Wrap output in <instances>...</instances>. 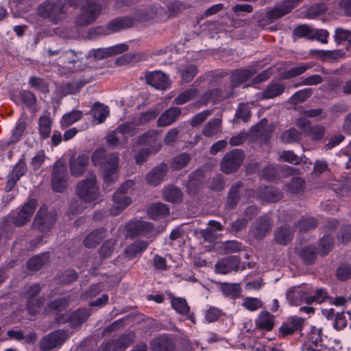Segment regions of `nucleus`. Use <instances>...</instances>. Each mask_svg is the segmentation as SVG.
I'll use <instances>...</instances> for the list:
<instances>
[{"mask_svg":"<svg viewBox=\"0 0 351 351\" xmlns=\"http://www.w3.org/2000/svg\"><path fill=\"white\" fill-rule=\"evenodd\" d=\"M91 161L94 166H99L103 171L104 188L108 189L114 182L115 173L119 163L117 152L106 154L104 149H97L92 154Z\"/></svg>","mask_w":351,"mask_h":351,"instance_id":"obj_1","label":"nucleus"},{"mask_svg":"<svg viewBox=\"0 0 351 351\" xmlns=\"http://www.w3.org/2000/svg\"><path fill=\"white\" fill-rule=\"evenodd\" d=\"M68 6L62 0H45L37 8L40 17L47 19L53 24H59L68 16Z\"/></svg>","mask_w":351,"mask_h":351,"instance_id":"obj_2","label":"nucleus"},{"mask_svg":"<svg viewBox=\"0 0 351 351\" xmlns=\"http://www.w3.org/2000/svg\"><path fill=\"white\" fill-rule=\"evenodd\" d=\"M77 196L84 202L90 203L97 201L100 191L97 184L96 176L93 173L89 178L80 181L76 186Z\"/></svg>","mask_w":351,"mask_h":351,"instance_id":"obj_3","label":"nucleus"},{"mask_svg":"<svg viewBox=\"0 0 351 351\" xmlns=\"http://www.w3.org/2000/svg\"><path fill=\"white\" fill-rule=\"evenodd\" d=\"M103 9L102 5L88 1L81 8V12L76 18V25L85 27L93 23L99 16Z\"/></svg>","mask_w":351,"mask_h":351,"instance_id":"obj_4","label":"nucleus"},{"mask_svg":"<svg viewBox=\"0 0 351 351\" xmlns=\"http://www.w3.org/2000/svg\"><path fill=\"white\" fill-rule=\"evenodd\" d=\"M68 173L66 166L56 162L51 171V186L56 193H62L67 187Z\"/></svg>","mask_w":351,"mask_h":351,"instance_id":"obj_5","label":"nucleus"},{"mask_svg":"<svg viewBox=\"0 0 351 351\" xmlns=\"http://www.w3.org/2000/svg\"><path fill=\"white\" fill-rule=\"evenodd\" d=\"M244 160V154L241 149H234L226 153L221 161V170L226 174L237 171Z\"/></svg>","mask_w":351,"mask_h":351,"instance_id":"obj_6","label":"nucleus"},{"mask_svg":"<svg viewBox=\"0 0 351 351\" xmlns=\"http://www.w3.org/2000/svg\"><path fill=\"white\" fill-rule=\"evenodd\" d=\"M56 221V213L48 212L46 207L42 206L35 217L34 226L41 232L46 233L53 228Z\"/></svg>","mask_w":351,"mask_h":351,"instance_id":"obj_7","label":"nucleus"},{"mask_svg":"<svg viewBox=\"0 0 351 351\" xmlns=\"http://www.w3.org/2000/svg\"><path fill=\"white\" fill-rule=\"evenodd\" d=\"M311 294H313V288L308 285H304L289 289L287 293V298L292 306H300L303 303L309 305Z\"/></svg>","mask_w":351,"mask_h":351,"instance_id":"obj_8","label":"nucleus"},{"mask_svg":"<svg viewBox=\"0 0 351 351\" xmlns=\"http://www.w3.org/2000/svg\"><path fill=\"white\" fill-rule=\"evenodd\" d=\"M68 337L66 331L56 330L42 338L40 341V348L42 351H49L60 347Z\"/></svg>","mask_w":351,"mask_h":351,"instance_id":"obj_9","label":"nucleus"},{"mask_svg":"<svg viewBox=\"0 0 351 351\" xmlns=\"http://www.w3.org/2000/svg\"><path fill=\"white\" fill-rule=\"evenodd\" d=\"M125 228L131 237H146L152 233L154 226L149 222L136 220L128 222Z\"/></svg>","mask_w":351,"mask_h":351,"instance_id":"obj_10","label":"nucleus"},{"mask_svg":"<svg viewBox=\"0 0 351 351\" xmlns=\"http://www.w3.org/2000/svg\"><path fill=\"white\" fill-rule=\"evenodd\" d=\"M302 0H285L280 5L274 7L267 12L266 17L269 23H273L276 20L289 14L295 7V4Z\"/></svg>","mask_w":351,"mask_h":351,"instance_id":"obj_11","label":"nucleus"},{"mask_svg":"<svg viewBox=\"0 0 351 351\" xmlns=\"http://www.w3.org/2000/svg\"><path fill=\"white\" fill-rule=\"evenodd\" d=\"M132 341L130 334H122L117 339H111L102 343L98 351H124Z\"/></svg>","mask_w":351,"mask_h":351,"instance_id":"obj_12","label":"nucleus"},{"mask_svg":"<svg viewBox=\"0 0 351 351\" xmlns=\"http://www.w3.org/2000/svg\"><path fill=\"white\" fill-rule=\"evenodd\" d=\"M145 77L147 83L157 90H165L170 87L169 77L160 71L147 72Z\"/></svg>","mask_w":351,"mask_h":351,"instance_id":"obj_13","label":"nucleus"},{"mask_svg":"<svg viewBox=\"0 0 351 351\" xmlns=\"http://www.w3.org/2000/svg\"><path fill=\"white\" fill-rule=\"evenodd\" d=\"M241 263L239 256L231 255L220 259L215 264V271L218 274H227L232 271H237Z\"/></svg>","mask_w":351,"mask_h":351,"instance_id":"obj_14","label":"nucleus"},{"mask_svg":"<svg viewBox=\"0 0 351 351\" xmlns=\"http://www.w3.org/2000/svg\"><path fill=\"white\" fill-rule=\"evenodd\" d=\"M256 197L267 202H276L282 197V192L273 186H260L257 189Z\"/></svg>","mask_w":351,"mask_h":351,"instance_id":"obj_15","label":"nucleus"},{"mask_svg":"<svg viewBox=\"0 0 351 351\" xmlns=\"http://www.w3.org/2000/svg\"><path fill=\"white\" fill-rule=\"evenodd\" d=\"M243 187V183L241 181H237L230 186L225 203L226 209L232 210L237 206L241 197Z\"/></svg>","mask_w":351,"mask_h":351,"instance_id":"obj_16","label":"nucleus"},{"mask_svg":"<svg viewBox=\"0 0 351 351\" xmlns=\"http://www.w3.org/2000/svg\"><path fill=\"white\" fill-rule=\"evenodd\" d=\"M204 182V174L200 170L193 171L188 178L185 184L187 193L195 196L201 189Z\"/></svg>","mask_w":351,"mask_h":351,"instance_id":"obj_17","label":"nucleus"},{"mask_svg":"<svg viewBox=\"0 0 351 351\" xmlns=\"http://www.w3.org/2000/svg\"><path fill=\"white\" fill-rule=\"evenodd\" d=\"M271 227L269 218L267 216H261L254 223L251 230L252 234L258 240L263 239L271 230Z\"/></svg>","mask_w":351,"mask_h":351,"instance_id":"obj_18","label":"nucleus"},{"mask_svg":"<svg viewBox=\"0 0 351 351\" xmlns=\"http://www.w3.org/2000/svg\"><path fill=\"white\" fill-rule=\"evenodd\" d=\"M82 53L73 50H64L58 57V64L62 66L68 67L70 70L76 69V64L78 63Z\"/></svg>","mask_w":351,"mask_h":351,"instance_id":"obj_19","label":"nucleus"},{"mask_svg":"<svg viewBox=\"0 0 351 351\" xmlns=\"http://www.w3.org/2000/svg\"><path fill=\"white\" fill-rule=\"evenodd\" d=\"M167 170V165L164 162L154 167L148 172L145 177L147 183L154 186H158L166 176Z\"/></svg>","mask_w":351,"mask_h":351,"instance_id":"obj_20","label":"nucleus"},{"mask_svg":"<svg viewBox=\"0 0 351 351\" xmlns=\"http://www.w3.org/2000/svg\"><path fill=\"white\" fill-rule=\"evenodd\" d=\"M256 72L257 70L254 66L233 71L230 75L232 86L236 87L245 83L255 75Z\"/></svg>","mask_w":351,"mask_h":351,"instance_id":"obj_21","label":"nucleus"},{"mask_svg":"<svg viewBox=\"0 0 351 351\" xmlns=\"http://www.w3.org/2000/svg\"><path fill=\"white\" fill-rule=\"evenodd\" d=\"M89 158L86 154H81L75 158H71L69 161L71 174L75 177L82 176L86 170Z\"/></svg>","mask_w":351,"mask_h":351,"instance_id":"obj_22","label":"nucleus"},{"mask_svg":"<svg viewBox=\"0 0 351 351\" xmlns=\"http://www.w3.org/2000/svg\"><path fill=\"white\" fill-rule=\"evenodd\" d=\"M181 109L178 107H171L165 110L157 120V125L160 128L166 127L173 123L180 116Z\"/></svg>","mask_w":351,"mask_h":351,"instance_id":"obj_23","label":"nucleus"},{"mask_svg":"<svg viewBox=\"0 0 351 351\" xmlns=\"http://www.w3.org/2000/svg\"><path fill=\"white\" fill-rule=\"evenodd\" d=\"M112 200L114 206L111 208L110 213L113 215H119L132 203V199L123 193H121L120 191L114 192Z\"/></svg>","mask_w":351,"mask_h":351,"instance_id":"obj_24","label":"nucleus"},{"mask_svg":"<svg viewBox=\"0 0 351 351\" xmlns=\"http://www.w3.org/2000/svg\"><path fill=\"white\" fill-rule=\"evenodd\" d=\"M53 122V119L48 111L44 112L40 117L38 122V133L42 140L47 139L50 136Z\"/></svg>","mask_w":351,"mask_h":351,"instance_id":"obj_25","label":"nucleus"},{"mask_svg":"<svg viewBox=\"0 0 351 351\" xmlns=\"http://www.w3.org/2000/svg\"><path fill=\"white\" fill-rule=\"evenodd\" d=\"M151 346L154 351H174L176 348L174 341L166 335L154 339Z\"/></svg>","mask_w":351,"mask_h":351,"instance_id":"obj_26","label":"nucleus"},{"mask_svg":"<svg viewBox=\"0 0 351 351\" xmlns=\"http://www.w3.org/2000/svg\"><path fill=\"white\" fill-rule=\"evenodd\" d=\"M134 21L132 18L125 16L117 18L110 21L106 25L109 34L119 32L123 29L131 27L134 25Z\"/></svg>","mask_w":351,"mask_h":351,"instance_id":"obj_27","label":"nucleus"},{"mask_svg":"<svg viewBox=\"0 0 351 351\" xmlns=\"http://www.w3.org/2000/svg\"><path fill=\"white\" fill-rule=\"evenodd\" d=\"M89 311L86 308H79L68 316V322L71 328L80 326L90 316Z\"/></svg>","mask_w":351,"mask_h":351,"instance_id":"obj_28","label":"nucleus"},{"mask_svg":"<svg viewBox=\"0 0 351 351\" xmlns=\"http://www.w3.org/2000/svg\"><path fill=\"white\" fill-rule=\"evenodd\" d=\"M293 237V229L287 225L277 228L274 233V239L280 245H286L291 241Z\"/></svg>","mask_w":351,"mask_h":351,"instance_id":"obj_29","label":"nucleus"},{"mask_svg":"<svg viewBox=\"0 0 351 351\" xmlns=\"http://www.w3.org/2000/svg\"><path fill=\"white\" fill-rule=\"evenodd\" d=\"M89 82L90 80L81 78L77 81L63 83L60 86V92L65 95L76 94L84 86Z\"/></svg>","mask_w":351,"mask_h":351,"instance_id":"obj_30","label":"nucleus"},{"mask_svg":"<svg viewBox=\"0 0 351 351\" xmlns=\"http://www.w3.org/2000/svg\"><path fill=\"white\" fill-rule=\"evenodd\" d=\"M147 214L152 219H160L169 215V208L163 203H155L148 207Z\"/></svg>","mask_w":351,"mask_h":351,"instance_id":"obj_31","label":"nucleus"},{"mask_svg":"<svg viewBox=\"0 0 351 351\" xmlns=\"http://www.w3.org/2000/svg\"><path fill=\"white\" fill-rule=\"evenodd\" d=\"M149 242L147 241H137L129 245L125 249V254L130 259H133L141 254L147 249Z\"/></svg>","mask_w":351,"mask_h":351,"instance_id":"obj_32","label":"nucleus"},{"mask_svg":"<svg viewBox=\"0 0 351 351\" xmlns=\"http://www.w3.org/2000/svg\"><path fill=\"white\" fill-rule=\"evenodd\" d=\"M285 88V85L281 83L271 82L261 93V98L263 99H269L278 97L283 93Z\"/></svg>","mask_w":351,"mask_h":351,"instance_id":"obj_33","label":"nucleus"},{"mask_svg":"<svg viewBox=\"0 0 351 351\" xmlns=\"http://www.w3.org/2000/svg\"><path fill=\"white\" fill-rule=\"evenodd\" d=\"M219 289L224 297L236 299L241 293V288L239 283L221 282Z\"/></svg>","mask_w":351,"mask_h":351,"instance_id":"obj_34","label":"nucleus"},{"mask_svg":"<svg viewBox=\"0 0 351 351\" xmlns=\"http://www.w3.org/2000/svg\"><path fill=\"white\" fill-rule=\"evenodd\" d=\"M106 236V229L100 228L89 233L84 240V244L88 248L96 247Z\"/></svg>","mask_w":351,"mask_h":351,"instance_id":"obj_35","label":"nucleus"},{"mask_svg":"<svg viewBox=\"0 0 351 351\" xmlns=\"http://www.w3.org/2000/svg\"><path fill=\"white\" fill-rule=\"evenodd\" d=\"M229 96V92L222 93L218 88L208 90L206 91L199 98L197 103L199 105H205L209 101L213 100L214 102L223 100Z\"/></svg>","mask_w":351,"mask_h":351,"instance_id":"obj_36","label":"nucleus"},{"mask_svg":"<svg viewBox=\"0 0 351 351\" xmlns=\"http://www.w3.org/2000/svg\"><path fill=\"white\" fill-rule=\"evenodd\" d=\"M162 10L161 7L152 5L147 8L136 10L134 13V16L139 21H147L154 19L157 14H161Z\"/></svg>","mask_w":351,"mask_h":351,"instance_id":"obj_37","label":"nucleus"},{"mask_svg":"<svg viewBox=\"0 0 351 351\" xmlns=\"http://www.w3.org/2000/svg\"><path fill=\"white\" fill-rule=\"evenodd\" d=\"M163 198L165 200L171 203H179L182 200V193L181 190L174 185H169L163 189Z\"/></svg>","mask_w":351,"mask_h":351,"instance_id":"obj_38","label":"nucleus"},{"mask_svg":"<svg viewBox=\"0 0 351 351\" xmlns=\"http://www.w3.org/2000/svg\"><path fill=\"white\" fill-rule=\"evenodd\" d=\"M91 112L97 123H101L109 115L110 110L107 106L99 102H95L91 108Z\"/></svg>","mask_w":351,"mask_h":351,"instance_id":"obj_39","label":"nucleus"},{"mask_svg":"<svg viewBox=\"0 0 351 351\" xmlns=\"http://www.w3.org/2000/svg\"><path fill=\"white\" fill-rule=\"evenodd\" d=\"M221 119L213 118L206 123L202 130V134L208 138L213 137L221 131Z\"/></svg>","mask_w":351,"mask_h":351,"instance_id":"obj_40","label":"nucleus"},{"mask_svg":"<svg viewBox=\"0 0 351 351\" xmlns=\"http://www.w3.org/2000/svg\"><path fill=\"white\" fill-rule=\"evenodd\" d=\"M306 186L305 181L299 177H294L285 184V190L292 194H300L304 192Z\"/></svg>","mask_w":351,"mask_h":351,"instance_id":"obj_41","label":"nucleus"},{"mask_svg":"<svg viewBox=\"0 0 351 351\" xmlns=\"http://www.w3.org/2000/svg\"><path fill=\"white\" fill-rule=\"evenodd\" d=\"M22 160H19L16 166L13 168L11 173L8 176V181L5 186V191H11L14 186L16 184V182L21 178L22 176Z\"/></svg>","mask_w":351,"mask_h":351,"instance_id":"obj_42","label":"nucleus"},{"mask_svg":"<svg viewBox=\"0 0 351 351\" xmlns=\"http://www.w3.org/2000/svg\"><path fill=\"white\" fill-rule=\"evenodd\" d=\"M49 254L48 252L36 255L31 258L27 263V267L33 271H38L48 261Z\"/></svg>","mask_w":351,"mask_h":351,"instance_id":"obj_43","label":"nucleus"},{"mask_svg":"<svg viewBox=\"0 0 351 351\" xmlns=\"http://www.w3.org/2000/svg\"><path fill=\"white\" fill-rule=\"evenodd\" d=\"M158 135L155 131L150 130L140 135L137 139L138 145H148L149 147H156L158 145H161L157 142Z\"/></svg>","mask_w":351,"mask_h":351,"instance_id":"obj_44","label":"nucleus"},{"mask_svg":"<svg viewBox=\"0 0 351 351\" xmlns=\"http://www.w3.org/2000/svg\"><path fill=\"white\" fill-rule=\"evenodd\" d=\"M313 66L314 64L311 62L300 63L298 66L291 67L289 70L286 71L283 74V77L285 79H289L300 75L307 70L311 69Z\"/></svg>","mask_w":351,"mask_h":351,"instance_id":"obj_45","label":"nucleus"},{"mask_svg":"<svg viewBox=\"0 0 351 351\" xmlns=\"http://www.w3.org/2000/svg\"><path fill=\"white\" fill-rule=\"evenodd\" d=\"M256 322L259 328L269 330L274 326V317L269 312L262 311L259 314Z\"/></svg>","mask_w":351,"mask_h":351,"instance_id":"obj_46","label":"nucleus"},{"mask_svg":"<svg viewBox=\"0 0 351 351\" xmlns=\"http://www.w3.org/2000/svg\"><path fill=\"white\" fill-rule=\"evenodd\" d=\"M171 304L172 308L180 315H186L190 312L191 308L185 298L174 297L171 299Z\"/></svg>","mask_w":351,"mask_h":351,"instance_id":"obj_47","label":"nucleus"},{"mask_svg":"<svg viewBox=\"0 0 351 351\" xmlns=\"http://www.w3.org/2000/svg\"><path fill=\"white\" fill-rule=\"evenodd\" d=\"M316 246L315 245H309L304 247L300 252V256L306 265H311L315 261Z\"/></svg>","mask_w":351,"mask_h":351,"instance_id":"obj_48","label":"nucleus"},{"mask_svg":"<svg viewBox=\"0 0 351 351\" xmlns=\"http://www.w3.org/2000/svg\"><path fill=\"white\" fill-rule=\"evenodd\" d=\"M191 156L188 153L183 152L173 157L170 165L172 170H180L184 168L189 162Z\"/></svg>","mask_w":351,"mask_h":351,"instance_id":"obj_49","label":"nucleus"},{"mask_svg":"<svg viewBox=\"0 0 351 351\" xmlns=\"http://www.w3.org/2000/svg\"><path fill=\"white\" fill-rule=\"evenodd\" d=\"M333 245L334 239L328 234L324 235L319 240L318 253L322 256L327 255L332 248Z\"/></svg>","mask_w":351,"mask_h":351,"instance_id":"obj_50","label":"nucleus"},{"mask_svg":"<svg viewBox=\"0 0 351 351\" xmlns=\"http://www.w3.org/2000/svg\"><path fill=\"white\" fill-rule=\"evenodd\" d=\"M317 221L314 217H302L295 226L301 232H306L311 229L316 228Z\"/></svg>","mask_w":351,"mask_h":351,"instance_id":"obj_51","label":"nucleus"},{"mask_svg":"<svg viewBox=\"0 0 351 351\" xmlns=\"http://www.w3.org/2000/svg\"><path fill=\"white\" fill-rule=\"evenodd\" d=\"M161 147V145H158L156 147H145L140 149L134 156L136 164H142L147 160L151 154L158 152L160 149Z\"/></svg>","mask_w":351,"mask_h":351,"instance_id":"obj_52","label":"nucleus"},{"mask_svg":"<svg viewBox=\"0 0 351 351\" xmlns=\"http://www.w3.org/2000/svg\"><path fill=\"white\" fill-rule=\"evenodd\" d=\"M280 138L285 143L298 142L301 138V134L295 128H291L283 132Z\"/></svg>","mask_w":351,"mask_h":351,"instance_id":"obj_53","label":"nucleus"},{"mask_svg":"<svg viewBox=\"0 0 351 351\" xmlns=\"http://www.w3.org/2000/svg\"><path fill=\"white\" fill-rule=\"evenodd\" d=\"M82 117V112L80 110H72L71 112L64 114L61 119L62 127H68L76 121H79Z\"/></svg>","mask_w":351,"mask_h":351,"instance_id":"obj_54","label":"nucleus"},{"mask_svg":"<svg viewBox=\"0 0 351 351\" xmlns=\"http://www.w3.org/2000/svg\"><path fill=\"white\" fill-rule=\"evenodd\" d=\"M23 104L26 105L33 115L38 110L36 96L30 91H23Z\"/></svg>","mask_w":351,"mask_h":351,"instance_id":"obj_55","label":"nucleus"},{"mask_svg":"<svg viewBox=\"0 0 351 351\" xmlns=\"http://www.w3.org/2000/svg\"><path fill=\"white\" fill-rule=\"evenodd\" d=\"M322 330L313 328L308 335L307 340L304 343H310L311 346L315 347H322Z\"/></svg>","mask_w":351,"mask_h":351,"instance_id":"obj_56","label":"nucleus"},{"mask_svg":"<svg viewBox=\"0 0 351 351\" xmlns=\"http://www.w3.org/2000/svg\"><path fill=\"white\" fill-rule=\"evenodd\" d=\"M251 116L250 108L247 104L241 103L239 104L238 108L235 112V118L241 119L246 123L250 119Z\"/></svg>","mask_w":351,"mask_h":351,"instance_id":"obj_57","label":"nucleus"},{"mask_svg":"<svg viewBox=\"0 0 351 351\" xmlns=\"http://www.w3.org/2000/svg\"><path fill=\"white\" fill-rule=\"evenodd\" d=\"M313 29L307 25H301L293 29V34L299 38H306L308 40H313Z\"/></svg>","mask_w":351,"mask_h":351,"instance_id":"obj_58","label":"nucleus"},{"mask_svg":"<svg viewBox=\"0 0 351 351\" xmlns=\"http://www.w3.org/2000/svg\"><path fill=\"white\" fill-rule=\"evenodd\" d=\"M197 73V68L194 64H189L180 70V75L184 82H191Z\"/></svg>","mask_w":351,"mask_h":351,"instance_id":"obj_59","label":"nucleus"},{"mask_svg":"<svg viewBox=\"0 0 351 351\" xmlns=\"http://www.w3.org/2000/svg\"><path fill=\"white\" fill-rule=\"evenodd\" d=\"M197 95V90L195 88H190L188 90H186L183 93L179 94L175 99H174V104L176 105H182L189 100L194 98Z\"/></svg>","mask_w":351,"mask_h":351,"instance_id":"obj_60","label":"nucleus"},{"mask_svg":"<svg viewBox=\"0 0 351 351\" xmlns=\"http://www.w3.org/2000/svg\"><path fill=\"white\" fill-rule=\"evenodd\" d=\"M313 93L311 88H304L295 92L291 97L290 100L293 104H299L309 98Z\"/></svg>","mask_w":351,"mask_h":351,"instance_id":"obj_61","label":"nucleus"},{"mask_svg":"<svg viewBox=\"0 0 351 351\" xmlns=\"http://www.w3.org/2000/svg\"><path fill=\"white\" fill-rule=\"evenodd\" d=\"M226 186L224 177L222 175H217L212 178L208 182V187L214 191H221Z\"/></svg>","mask_w":351,"mask_h":351,"instance_id":"obj_62","label":"nucleus"},{"mask_svg":"<svg viewBox=\"0 0 351 351\" xmlns=\"http://www.w3.org/2000/svg\"><path fill=\"white\" fill-rule=\"evenodd\" d=\"M337 278L341 281H345L351 278V265L341 264L337 269Z\"/></svg>","mask_w":351,"mask_h":351,"instance_id":"obj_63","label":"nucleus"},{"mask_svg":"<svg viewBox=\"0 0 351 351\" xmlns=\"http://www.w3.org/2000/svg\"><path fill=\"white\" fill-rule=\"evenodd\" d=\"M338 241L346 243L351 240V225L345 224L341 226L337 234Z\"/></svg>","mask_w":351,"mask_h":351,"instance_id":"obj_64","label":"nucleus"}]
</instances>
